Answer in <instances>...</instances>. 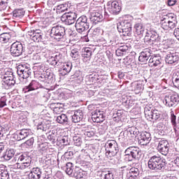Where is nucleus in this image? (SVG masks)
<instances>
[{"mask_svg": "<svg viewBox=\"0 0 179 179\" xmlns=\"http://www.w3.org/2000/svg\"><path fill=\"white\" fill-rule=\"evenodd\" d=\"M157 150L161 155L167 156L169 155V150L170 149V144L167 140L158 138Z\"/></svg>", "mask_w": 179, "mask_h": 179, "instance_id": "nucleus-16", "label": "nucleus"}, {"mask_svg": "<svg viewBox=\"0 0 179 179\" xmlns=\"http://www.w3.org/2000/svg\"><path fill=\"white\" fill-rule=\"evenodd\" d=\"M19 162H22V163H31V157L27 156V154H22L19 156Z\"/></svg>", "mask_w": 179, "mask_h": 179, "instance_id": "nucleus-54", "label": "nucleus"}, {"mask_svg": "<svg viewBox=\"0 0 179 179\" xmlns=\"http://www.w3.org/2000/svg\"><path fill=\"white\" fill-rule=\"evenodd\" d=\"M10 54L12 57H20L26 54V45L19 41L14 42L10 45Z\"/></svg>", "mask_w": 179, "mask_h": 179, "instance_id": "nucleus-10", "label": "nucleus"}, {"mask_svg": "<svg viewBox=\"0 0 179 179\" xmlns=\"http://www.w3.org/2000/svg\"><path fill=\"white\" fill-rule=\"evenodd\" d=\"M144 114L145 118L148 121H151L155 124V122L159 121L162 112L158 110L153 109L152 105H146L144 108Z\"/></svg>", "mask_w": 179, "mask_h": 179, "instance_id": "nucleus-6", "label": "nucleus"}, {"mask_svg": "<svg viewBox=\"0 0 179 179\" xmlns=\"http://www.w3.org/2000/svg\"><path fill=\"white\" fill-rule=\"evenodd\" d=\"M179 59L178 55L177 53L169 52L165 57V62L166 64H176Z\"/></svg>", "mask_w": 179, "mask_h": 179, "instance_id": "nucleus-33", "label": "nucleus"}, {"mask_svg": "<svg viewBox=\"0 0 179 179\" xmlns=\"http://www.w3.org/2000/svg\"><path fill=\"white\" fill-rule=\"evenodd\" d=\"M66 30L64 27L62 25H55L52 27L50 31V37L57 40V41H61L64 37H65Z\"/></svg>", "mask_w": 179, "mask_h": 179, "instance_id": "nucleus-11", "label": "nucleus"}, {"mask_svg": "<svg viewBox=\"0 0 179 179\" xmlns=\"http://www.w3.org/2000/svg\"><path fill=\"white\" fill-rule=\"evenodd\" d=\"M173 21L177 22V17L176 15L173 13H168L167 15L162 17V19L161 20V24L168 23Z\"/></svg>", "mask_w": 179, "mask_h": 179, "instance_id": "nucleus-38", "label": "nucleus"}, {"mask_svg": "<svg viewBox=\"0 0 179 179\" xmlns=\"http://www.w3.org/2000/svg\"><path fill=\"white\" fill-rule=\"evenodd\" d=\"M90 20L94 24H97V23H100V22H102L103 14H101V11L95 10L91 13Z\"/></svg>", "mask_w": 179, "mask_h": 179, "instance_id": "nucleus-25", "label": "nucleus"}, {"mask_svg": "<svg viewBox=\"0 0 179 179\" xmlns=\"http://www.w3.org/2000/svg\"><path fill=\"white\" fill-rule=\"evenodd\" d=\"M90 26V24L89 23V20H87V17L86 15H81L77 20H76V30L80 34H82L87 30H89Z\"/></svg>", "mask_w": 179, "mask_h": 179, "instance_id": "nucleus-8", "label": "nucleus"}, {"mask_svg": "<svg viewBox=\"0 0 179 179\" xmlns=\"http://www.w3.org/2000/svg\"><path fill=\"white\" fill-rule=\"evenodd\" d=\"M44 136L38 137L37 149L39 152H47L48 150V143L44 142Z\"/></svg>", "mask_w": 179, "mask_h": 179, "instance_id": "nucleus-24", "label": "nucleus"}, {"mask_svg": "<svg viewBox=\"0 0 179 179\" xmlns=\"http://www.w3.org/2000/svg\"><path fill=\"white\" fill-rule=\"evenodd\" d=\"M41 162L45 166H51L52 164V155L47 154L46 155L42 157Z\"/></svg>", "mask_w": 179, "mask_h": 179, "instance_id": "nucleus-42", "label": "nucleus"}, {"mask_svg": "<svg viewBox=\"0 0 179 179\" xmlns=\"http://www.w3.org/2000/svg\"><path fill=\"white\" fill-rule=\"evenodd\" d=\"M176 120H177V116H176V115H174V111H171V122L172 125L173 126L175 134H176V136L178 138L179 133H178V131H177V129L176 128L177 127Z\"/></svg>", "mask_w": 179, "mask_h": 179, "instance_id": "nucleus-47", "label": "nucleus"}, {"mask_svg": "<svg viewBox=\"0 0 179 179\" xmlns=\"http://www.w3.org/2000/svg\"><path fill=\"white\" fill-rule=\"evenodd\" d=\"M78 13L75 12H68L64 13L61 17V22L66 26H71L76 22Z\"/></svg>", "mask_w": 179, "mask_h": 179, "instance_id": "nucleus-13", "label": "nucleus"}, {"mask_svg": "<svg viewBox=\"0 0 179 179\" xmlns=\"http://www.w3.org/2000/svg\"><path fill=\"white\" fill-rule=\"evenodd\" d=\"M94 134H96V130H94V129H88L86 131L84 132V135L87 136V138H93Z\"/></svg>", "mask_w": 179, "mask_h": 179, "instance_id": "nucleus-59", "label": "nucleus"}, {"mask_svg": "<svg viewBox=\"0 0 179 179\" xmlns=\"http://www.w3.org/2000/svg\"><path fill=\"white\" fill-rule=\"evenodd\" d=\"M159 41H160V36L156 31L153 29L145 30L144 43L146 45H155V43H159Z\"/></svg>", "mask_w": 179, "mask_h": 179, "instance_id": "nucleus-9", "label": "nucleus"}, {"mask_svg": "<svg viewBox=\"0 0 179 179\" xmlns=\"http://www.w3.org/2000/svg\"><path fill=\"white\" fill-rule=\"evenodd\" d=\"M127 131L130 138H136L139 135V130L136 127H129Z\"/></svg>", "mask_w": 179, "mask_h": 179, "instance_id": "nucleus-44", "label": "nucleus"}, {"mask_svg": "<svg viewBox=\"0 0 179 179\" xmlns=\"http://www.w3.org/2000/svg\"><path fill=\"white\" fill-rule=\"evenodd\" d=\"M0 178L2 179H10L9 171H8V169L5 165H2L0 167Z\"/></svg>", "mask_w": 179, "mask_h": 179, "instance_id": "nucleus-41", "label": "nucleus"}, {"mask_svg": "<svg viewBox=\"0 0 179 179\" xmlns=\"http://www.w3.org/2000/svg\"><path fill=\"white\" fill-rule=\"evenodd\" d=\"M43 169L40 167L32 168L28 174V179H41Z\"/></svg>", "mask_w": 179, "mask_h": 179, "instance_id": "nucleus-22", "label": "nucleus"}, {"mask_svg": "<svg viewBox=\"0 0 179 179\" xmlns=\"http://www.w3.org/2000/svg\"><path fill=\"white\" fill-rule=\"evenodd\" d=\"M141 149L138 147L131 146L127 148L124 151L125 162H134V160H139L141 157Z\"/></svg>", "mask_w": 179, "mask_h": 179, "instance_id": "nucleus-7", "label": "nucleus"}, {"mask_svg": "<svg viewBox=\"0 0 179 179\" xmlns=\"http://www.w3.org/2000/svg\"><path fill=\"white\" fill-rule=\"evenodd\" d=\"M131 88L136 93H141L143 90V85L141 82L136 81L131 83Z\"/></svg>", "mask_w": 179, "mask_h": 179, "instance_id": "nucleus-45", "label": "nucleus"}, {"mask_svg": "<svg viewBox=\"0 0 179 179\" xmlns=\"http://www.w3.org/2000/svg\"><path fill=\"white\" fill-rule=\"evenodd\" d=\"M117 31L120 36H123V40H128L127 37H131L132 34V23L129 20H124L117 24Z\"/></svg>", "mask_w": 179, "mask_h": 179, "instance_id": "nucleus-4", "label": "nucleus"}, {"mask_svg": "<svg viewBox=\"0 0 179 179\" xmlns=\"http://www.w3.org/2000/svg\"><path fill=\"white\" fill-rule=\"evenodd\" d=\"M11 38L10 34L9 33H3L0 34V43L5 44L9 42Z\"/></svg>", "mask_w": 179, "mask_h": 179, "instance_id": "nucleus-50", "label": "nucleus"}, {"mask_svg": "<svg viewBox=\"0 0 179 179\" xmlns=\"http://www.w3.org/2000/svg\"><path fill=\"white\" fill-rule=\"evenodd\" d=\"M37 68L38 72L41 73L38 78L40 82H43L45 85H52L55 82V75H54L51 69L48 68V66L41 64Z\"/></svg>", "mask_w": 179, "mask_h": 179, "instance_id": "nucleus-1", "label": "nucleus"}, {"mask_svg": "<svg viewBox=\"0 0 179 179\" xmlns=\"http://www.w3.org/2000/svg\"><path fill=\"white\" fill-rule=\"evenodd\" d=\"M108 36L110 43H111V44H114V43H115V41L117 40V36H114L113 33H108Z\"/></svg>", "mask_w": 179, "mask_h": 179, "instance_id": "nucleus-63", "label": "nucleus"}, {"mask_svg": "<svg viewBox=\"0 0 179 179\" xmlns=\"http://www.w3.org/2000/svg\"><path fill=\"white\" fill-rule=\"evenodd\" d=\"M5 78H15V75H13V70H12V69H7L4 71V73L1 76V78L3 79Z\"/></svg>", "mask_w": 179, "mask_h": 179, "instance_id": "nucleus-55", "label": "nucleus"}, {"mask_svg": "<svg viewBox=\"0 0 179 179\" xmlns=\"http://www.w3.org/2000/svg\"><path fill=\"white\" fill-rule=\"evenodd\" d=\"M58 142L61 143V145H63L64 146H66L67 145H69L70 139L68 136H64L62 138H57Z\"/></svg>", "mask_w": 179, "mask_h": 179, "instance_id": "nucleus-56", "label": "nucleus"}, {"mask_svg": "<svg viewBox=\"0 0 179 179\" xmlns=\"http://www.w3.org/2000/svg\"><path fill=\"white\" fill-rule=\"evenodd\" d=\"M73 141L75 146H82V143H83V138L80 135L74 136Z\"/></svg>", "mask_w": 179, "mask_h": 179, "instance_id": "nucleus-52", "label": "nucleus"}, {"mask_svg": "<svg viewBox=\"0 0 179 179\" xmlns=\"http://www.w3.org/2000/svg\"><path fill=\"white\" fill-rule=\"evenodd\" d=\"M14 78H2L3 80V86L6 90H8V89H12L15 86V84L16 83V80H15Z\"/></svg>", "mask_w": 179, "mask_h": 179, "instance_id": "nucleus-31", "label": "nucleus"}, {"mask_svg": "<svg viewBox=\"0 0 179 179\" xmlns=\"http://www.w3.org/2000/svg\"><path fill=\"white\" fill-rule=\"evenodd\" d=\"M129 176L133 177H136L137 178H141V171L139 169L136 167H132L129 169Z\"/></svg>", "mask_w": 179, "mask_h": 179, "instance_id": "nucleus-48", "label": "nucleus"}, {"mask_svg": "<svg viewBox=\"0 0 179 179\" xmlns=\"http://www.w3.org/2000/svg\"><path fill=\"white\" fill-rule=\"evenodd\" d=\"M31 162H22L20 164V170H24L25 169H30Z\"/></svg>", "mask_w": 179, "mask_h": 179, "instance_id": "nucleus-61", "label": "nucleus"}, {"mask_svg": "<svg viewBox=\"0 0 179 179\" xmlns=\"http://www.w3.org/2000/svg\"><path fill=\"white\" fill-rule=\"evenodd\" d=\"M51 122L50 120H43L37 125V129L45 132L51 129Z\"/></svg>", "mask_w": 179, "mask_h": 179, "instance_id": "nucleus-35", "label": "nucleus"}, {"mask_svg": "<svg viewBox=\"0 0 179 179\" xmlns=\"http://www.w3.org/2000/svg\"><path fill=\"white\" fill-rule=\"evenodd\" d=\"M73 155H75V150L72 148H69L67 151L62 156L63 162H69L73 159Z\"/></svg>", "mask_w": 179, "mask_h": 179, "instance_id": "nucleus-37", "label": "nucleus"}, {"mask_svg": "<svg viewBox=\"0 0 179 179\" xmlns=\"http://www.w3.org/2000/svg\"><path fill=\"white\" fill-rule=\"evenodd\" d=\"M131 49V45H128L127 44H124L117 48L115 51V54L117 57H122V55H125L128 51Z\"/></svg>", "mask_w": 179, "mask_h": 179, "instance_id": "nucleus-34", "label": "nucleus"}, {"mask_svg": "<svg viewBox=\"0 0 179 179\" xmlns=\"http://www.w3.org/2000/svg\"><path fill=\"white\" fill-rule=\"evenodd\" d=\"M125 115H124V110H117L113 113V120L116 122H120V121H122Z\"/></svg>", "mask_w": 179, "mask_h": 179, "instance_id": "nucleus-40", "label": "nucleus"}, {"mask_svg": "<svg viewBox=\"0 0 179 179\" xmlns=\"http://www.w3.org/2000/svg\"><path fill=\"white\" fill-rule=\"evenodd\" d=\"M24 13L26 11L23 8L15 9L13 11V17L16 20L22 19L24 16Z\"/></svg>", "mask_w": 179, "mask_h": 179, "instance_id": "nucleus-39", "label": "nucleus"}, {"mask_svg": "<svg viewBox=\"0 0 179 179\" xmlns=\"http://www.w3.org/2000/svg\"><path fill=\"white\" fill-rule=\"evenodd\" d=\"M34 144V138L31 137L29 140L26 141L22 143V146H25V148H31Z\"/></svg>", "mask_w": 179, "mask_h": 179, "instance_id": "nucleus-58", "label": "nucleus"}, {"mask_svg": "<svg viewBox=\"0 0 179 179\" xmlns=\"http://www.w3.org/2000/svg\"><path fill=\"white\" fill-rule=\"evenodd\" d=\"M48 62L49 64H50V65H52V66H59V65L54 55L50 57V59H48Z\"/></svg>", "mask_w": 179, "mask_h": 179, "instance_id": "nucleus-60", "label": "nucleus"}, {"mask_svg": "<svg viewBox=\"0 0 179 179\" xmlns=\"http://www.w3.org/2000/svg\"><path fill=\"white\" fill-rule=\"evenodd\" d=\"M106 118V113L103 110L99 109L92 113V120L94 122H103Z\"/></svg>", "mask_w": 179, "mask_h": 179, "instance_id": "nucleus-21", "label": "nucleus"}, {"mask_svg": "<svg viewBox=\"0 0 179 179\" xmlns=\"http://www.w3.org/2000/svg\"><path fill=\"white\" fill-rule=\"evenodd\" d=\"M177 21H172L170 22H162L161 24L164 30H171V29H174L177 26Z\"/></svg>", "mask_w": 179, "mask_h": 179, "instance_id": "nucleus-46", "label": "nucleus"}, {"mask_svg": "<svg viewBox=\"0 0 179 179\" xmlns=\"http://www.w3.org/2000/svg\"><path fill=\"white\" fill-rule=\"evenodd\" d=\"M122 104L126 110H129L135 106V101L131 99V98L125 97L122 99Z\"/></svg>", "mask_w": 179, "mask_h": 179, "instance_id": "nucleus-36", "label": "nucleus"}, {"mask_svg": "<svg viewBox=\"0 0 179 179\" xmlns=\"http://www.w3.org/2000/svg\"><path fill=\"white\" fill-rule=\"evenodd\" d=\"M149 66H163V59H162V56L160 55H153L152 54L148 60Z\"/></svg>", "mask_w": 179, "mask_h": 179, "instance_id": "nucleus-19", "label": "nucleus"}, {"mask_svg": "<svg viewBox=\"0 0 179 179\" xmlns=\"http://www.w3.org/2000/svg\"><path fill=\"white\" fill-rule=\"evenodd\" d=\"M148 169L154 171H160L164 170L167 166V161L160 155H153L150 157L148 162Z\"/></svg>", "mask_w": 179, "mask_h": 179, "instance_id": "nucleus-2", "label": "nucleus"}, {"mask_svg": "<svg viewBox=\"0 0 179 179\" xmlns=\"http://www.w3.org/2000/svg\"><path fill=\"white\" fill-rule=\"evenodd\" d=\"M15 153V152L13 149H7L1 157V159L3 162H9V160H12V159H13Z\"/></svg>", "mask_w": 179, "mask_h": 179, "instance_id": "nucleus-32", "label": "nucleus"}, {"mask_svg": "<svg viewBox=\"0 0 179 179\" xmlns=\"http://www.w3.org/2000/svg\"><path fill=\"white\" fill-rule=\"evenodd\" d=\"M120 139H123V141H127V139H131V137H129V134H128L127 130L123 131L120 132L119 135Z\"/></svg>", "mask_w": 179, "mask_h": 179, "instance_id": "nucleus-57", "label": "nucleus"}, {"mask_svg": "<svg viewBox=\"0 0 179 179\" xmlns=\"http://www.w3.org/2000/svg\"><path fill=\"white\" fill-rule=\"evenodd\" d=\"M152 54H153V51L149 48L144 49V51L140 53L138 57L139 62L141 64H148L149 62V59H150V57H152Z\"/></svg>", "mask_w": 179, "mask_h": 179, "instance_id": "nucleus-20", "label": "nucleus"}, {"mask_svg": "<svg viewBox=\"0 0 179 179\" xmlns=\"http://www.w3.org/2000/svg\"><path fill=\"white\" fill-rule=\"evenodd\" d=\"M163 103L166 107H169V108L177 107L179 103V94L174 93L166 95L164 98Z\"/></svg>", "mask_w": 179, "mask_h": 179, "instance_id": "nucleus-12", "label": "nucleus"}, {"mask_svg": "<svg viewBox=\"0 0 179 179\" xmlns=\"http://www.w3.org/2000/svg\"><path fill=\"white\" fill-rule=\"evenodd\" d=\"M71 57L74 59H78L79 58V51L76 49H73L71 52Z\"/></svg>", "mask_w": 179, "mask_h": 179, "instance_id": "nucleus-62", "label": "nucleus"}, {"mask_svg": "<svg viewBox=\"0 0 179 179\" xmlns=\"http://www.w3.org/2000/svg\"><path fill=\"white\" fill-rule=\"evenodd\" d=\"M138 136V143L143 146H146L152 141V136H150V133L143 131L139 133Z\"/></svg>", "mask_w": 179, "mask_h": 179, "instance_id": "nucleus-18", "label": "nucleus"}, {"mask_svg": "<svg viewBox=\"0 0 179 179\" xmlns=\"http://www.w3.org/2000/svg\"><path fill=\"white\" fill-rule=\"evenodd\" d=\"M106 151V157L111 160L113 157L119 156L121 157V154L120 153V148L118 147V143L115 140L108 141L104 145Z\"/></svg>", "mask_w": 179, "mask_h": 179, "instance_id": "nucleus-3", "label": "nucleus"}, {"mask_svg": "<svg viewBox=\"0 0 179 179\" xmlns=\"http://www.w3.org/2000/svg\"><path fill=\"white\" fill-rule=\"evenodd\" d=\"M121 5L117 1H112L111 6L108 8V12L112 15H118L121 12Z\"/></svg>", "mask_w": 179, "mask_h": 179, "instance_id": "nucleus-28", "label": "nucleus"}, {"mask_svg": "<svg viewBox=\"0 0 179 179\" xmlns=\"http://www.w3.org/2000/svg\"><path fill=\"white\" fill-rule=\"evenodd\" d=\"M134 33L137 34V36H143L145 33V28L143 25L141 23H137L134 25Z\"/></svg>", "mask_w": 179, "mask_h": 179, "instance_id": "nucleus-43", "label": "nucleus"}, {"mask_svg": "<svg viewBox=\"0 0 179 179\" xmlns=\"http://www.w3.org/2000/svg\"><path fill=\"white\" fill-rule=\"evenodd\" d=\"M40 84L36 80H32L28 85L25 86L22 89L24 93H29V92H34L32 94L34 96H38L40 94Z\"/></svg>", "mask_w": 179, "mask_h": 179, "instance_id": "nucleus-15", "label": "nucleus"}, {"mask_svg": "<svg viewBox=\"0 0 179 179\" xmlns=\"http://www.w3.org/2000/svg\"><path fill=\"white\" fill-rule=\"evenodd\" d=\"M73 164L71 162H67L66 164V169L65 172L68 176H70V177L72 176L73 173Z\"/></svg>", "mask_w": 179, "mask_h": 179, "instance_id": "nucleus-53", "label": "nucleus"}, {"mask_svg": "<svg viewBox=\"0 0 179 179\" xmlns=\"http://www.w3.org/2000/svg\"><path fill=\"white\" fill-rule=\"evenodd\" d=\"M104 179H114V173H113V171H108V173L105 174Z\"/></svg>", "mask_w": 179, "mask_h": 179, "instance_id": "nucleus-64", "label": "nucleus"}, {"mask_svg": "<svg viewBox=\"0 0 179 179\" xmlns=\"http://www.w3.org/2000/svg\"><path fill=\"white\" fill-rule=\"evenodd\" d=\"M57 130H52L51 134H50L48 136V141H50V142H51V143H55V142H57Z\"/></svg>", "mask_w": 179, "mask_h": 179, "instance_id": "nucleus-51", "label": "nucleus"}, {"mask_svg": "<svg viewBox=\"0 0 179 179\" xmlns=\"http://www.w3.org/2000/svg\"><path fill=\"white\" fill-rule=\"evenodd\" d=\"M56 122L57 124H60L61 125H64V127L66 125H69L71 124V120L68 117L66 114H61L57 116Z\"/></svg>", "mask_w": 179, "mask_h": 179, "instance_id": "nucleus-30", "label": "nucleus"}, {"mask_svg": "<svg viewBox=\"0 0 179 179\" xmlns=\"http://www.w3.org/2000/svg\"><path fill=\"white\" fill-rule=\"evenodd\" d=\"M17 73L19 80L23 83H27L29 78L31 76V69L28 64H21L17 66Z\"/></svg>", "mask_w": 179, "mask_h": 179, "instance_id": "nucleus-5", "label": "nucleus"}, {"mask_svg": "<svg viewBox=\"0 0 179 179\" xmlns=\"http://www.w3.org/2000/svg\"><path fill=\"white\" fill-rule=\"evenodd\" d=\"M71 122L74 124L80 122L83 120V110H71Z\"/></svg>", "mask_w": 179, "mask_h": 179, "instance_id": "nucleus-23", "label": "nucleus"}, {"mask_svg": "<svg viewBox=\"0 0 179 179\" xmlns=\"http://www.w3.org/2000/svg\"><path fill=\"white\" fill-rule=\"evenodd\" d=\"M68 3H66L58 5L56 7V13H57V15H59L60 13H64L65 10H68Z\"/></svg>", "mask_w": 179, "mask_h": 179, "instance_id": "nucleus-49", "label": "nucleus"}, {"mask_svg": "<svg viewBox=\"0 0 179 179\" xmlns=\"http://www.w3.org/2000/svg\"><path fill=\"white\" fill-rule=\"evenodd\" d=\"M71 71H72V63L65 62L62 64L61 68L59 69V73L61 76H65L68 75Z\"/></svg>", "mask_w": 179, "mask_h": 179, "instance_id": "nucleus-26", "label": "nucleus"}, {"mask_svg": "<svg viewBox=\"0 0 179 179\" xmlns=\"http://www.w3.org/2000/svg\"><path fill=\"white\" fill-rule=\"evenodd\" d=\"M33 132H31V129H22L20 131H17L12 135V139L15 141H23V139H26L30 135H32Z\"/></svg>", "mask_w": 179, "mask_h": 179, "instance_id": "nucleus-14", "label": "nucleus"}, {"mask_svg": "<svg viewBox=\"0 0 179 179\" xmlns=\"http://www.w3.org/2000/svg\"><path fill=\"white\" fill-rule=\"evenodd\" d=\"M27 36L34 43H40L43 40V32L41 29H31L28 31Z\"/></svg>", "mask_w": 179, "mask_h": 179, "instance_id": "nucleus-17", "label": "nucleus"}, {"mask_svg": "<svg viewBox=\"0 0 179 179\" xmlns=\"http://www.w3.org/2000/svg\"><path fill=\"white\" fill-rule=\"evenodd\" d=\"M87 176V173L86 171H83V169H80V167L76 166L73 173L71 177H74L76 179H81Z\"/></svg>", "mask_w": 179, "mask_h": 179, "instance_id": "nucleus-29", "label": "nucleus"}, {"mask_svg": "<svg viewBox=\"0 0 179 179\" xmlns=\"http://www.w3.org/2000/svg\"><path fill=\"white\" fill-rule=\"evenodd\" d=\"M92 55H93V50L90 48H84L82 52V57L83 62L89 64L90 59H92Z\"/></svg>", "mask_w": 179, "mask_h": 179, "instance_id": "nucleus-27", "label": "nucleus"}]
</instances>
